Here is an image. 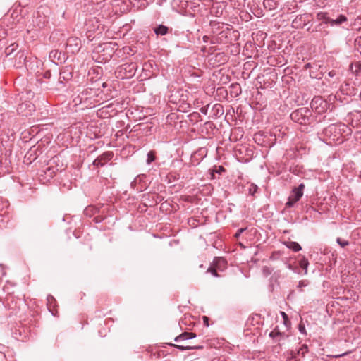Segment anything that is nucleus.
Here are the masks:
<instances>
[{
	"instance_id": "nucleus-1",
	"label": "nucleus",
	"mask_w": 361,
	"mask_h": 361,
	"mask_svg": "<svg viewBox=\"0 0 361 361\" xmlns=\"http://www.w3.org/2000/svg\"><path fill=\"white\" fill-rule=\"evenodd\" d=\"M326 135L332 137L334 140L343 141L342 137L343 134L346 135L351 134V129L343 123H337L329 125L325 129Z\"/></svg>"
},
{
	"instance_id": "nucleus-2",
	"label": "nucleus",
	"mask_w": 361,
	"mask_h": 361,
	"mask_svg": "<svg viewBox=\"0 0 361 361\" xmlns=\"http://www.w3.org/2000/svg\"><path fill=\"white\" fill-rule=\"evenodd\" d=\"M96 91L92 88L83 89L73 100L75 105L84 104L87 107L95 102Z\"/></svg>"
},
{
	"instance_id": "nucleus-3",
	"label": "nucleus",
	"mask_w": 361,
	"mask_h": 361,
	"mask_svg": "<svg viewBox=\"0 0 361 361\" xmlns=\"http://www.w3.org/2000/svg\"><path fill=\"white\" fill-rule=\"evenodd\" d=\"M290 116L294 122L304 126L310 124L313 121L311 110L306 107L295 110L290 114Z\"/></svg>"
},
{
	"instance_id": "nucleus-4",
	"label": "nucleus",
	"mask_w": 361,
	"mask_h": 361,
	"mask_svg": "<svg viewBox=\"0 0 361 361\" xmlns=\"http://www.w3.org/2000/svg\"><path fill=\"white\" fill-rule=\"evenodd\" d=\"M49 12V9L47 8H39L35 16L33 23L35 27L39 29L44 27L49 23V16L47 13Z\"/></svg>"
},
{
	"instance_id": "nucleus-5",
	"label": "nucleus",
	"mask_w": 361,
	"mask_h": 361,
	"mask_svg": "<svg viewBox=\"0 0 361 361\" xmlns=\"http://www.w3.org/2000/svg\"><path fill=\"white\" fill-rule=\"evenodd\" d=\"M310 106L316 113L321 114L329 109L330 104L322 97H314L310 102Z\"/></svg>"
},
{
	"instance_id": "nucleus-6",
	"label": "nucleus",
	"mask_w": 361,
	"mask_h": 361,
	"mask_svg": "<svg viewBox=\"0 0 361 361\" xmlns=\"http://www.w3.org/2000/svg\"><path fill=\"white\" fill-rule=\"evenodd\" d=\"M305 184L300 183L298 187L294 188L290 195L288 199L287 202L286 203V207L290 208L294 206V204L300 200V199L303 195V190L305 189Z\"/></svg>"
},
{
	"instance_id": "nucleus-7",
	"label": "nucleus",
	"mask_w": 361,
	"mask_h": 361,
	"mask_svg": "<svg viewBox=\"0 0 361 361\" xmlns=\"http://www.w3.org/2000/svg\"><path fill=\"white\" fill-rule=\"evenodd\" d=\"M238 32L237 31L232 30L228 27H226L225 30H222L220 31L218 35L216 36L214 41L212 42L219 43V44H228L231 42V35Z\"/></svg>"
},
{
	"instance_id": "nucleus-8",
	"label": "nucleus",
	"mask_w": 361,
	"mask_h": 361,
	"mask_svg": "<svg viewBox=\"0 0 361 361\" xmlns=\"http://www.w3.org/2000/svg\"><path fill=\"white\" fill-rule=\"evenodd\" d=\"M310 16V15L308 13L297 16L296 18L292 21V27L295 29L303 28L309 23Z\"/></svg>"
},
{
	"instance_id": "nucleus-9",
	"label": "nucleus",
	"mask_w": 361,
	"mask_h": 361,
	"mask_svg": "<svg viewBox=\"0 0 361 361\" xmlns=\"http://www.w3.org/2000/svg\"><path fill=\"white\" fill-rule=\"evenodd\" d=\"M81 47V41L79 38L69 37L66 42L67 51L71 54H75L79 51Z\"/></svg>"
},
{
	"instance_id": "nucleus-10",
	"label": "nucleus",
	"mask_w": 361,
	"mask_h": 361,
	"mask_svg": "<svg viewBox=\"0 0 361 361\" xmlns=\"http://www.w3.org/2000/svg\"><path fill=\"white\" fill-rule=\"evenodd\" d=\"M226 261L221 257H215L213 264L207 269V272L210 273L212 276L218 277L217 269H220L221 267H224Z\"/></svg>"
},
{
	"instance_id": "nucleus-11",
	"label": "nucleus",
	"mask_w": 361,
	"mask_h": 361,
	"mask_svg": "<svg viewBox=\"0 0 361 361\" xmlns=\"http://www.w3.org/2000/svg\"><path fill=\"white\" fill-rule=\"evenodd\" d=\"M34 110L35 106L30 102H25L20 104L17 109L18 114L24 116L30 115Z\"/></svg>"
},
{
	"instance_id": "nucleus-12",
	"label": "nucleus",
	"mask_w": 361,
	"mask_h": 361,
	"mask_svg": "<svg viewBox=\"0 0 361 361\" xmlns=\"http://www.w3.org/2000/svg\"><path fill=\"white\" fill-rule=\"evenodd\" d=\"M113 152H106L103 153L101 156L98 157L94 161L93 165L97 167L103 166L105 164L110 161L113 158Z\"/></svg>"
},
{
	"instance_id": "nucleus-13",
	"label": "nucleus",
	"mask_w": 361,
	"mask_h": 361,
	"mask_svg": "<svg viewBox=\"0 0 361 361\" xmlns=\"http://www.w3.org/2000/svg\"><path fill=\"white\" fill-rule=\"evenodd\" d=\"M73 77L72 72L67 68H63L61 72L58 80V84L63 85L64 82H68Z\"/></svg>"
},
{
	"instance_id": "nucleus-14",
	"label": "nucleus",
	"mask_w": 361,
	"mask_h": 361,
	"mask_svg": "<svg viewBox=\"0 0 361 361\" xmlns=\"http://www.w3.org/2000/svg\"><path fill=\"white\" fill-rule=\"evenodd\" d=\"M210 26L212 28V32L216 35L221 31L222 30H225L226 25L224 23L216 22V21H211Z\"/></svg>"
},
{
	"instance_id": "nucleus-15",
	"label": "nucleus",
	"mask_w": 361,
	"mask_h": 361,
	"mask_svg": "<svg viewBox=\"0 0 361 361\" xmlns=\"http://www.w3.org/2000/svg\"><path fill=\"white\" fill-rule=\"evenodd\" d=\"M10 204L8 200L0 199V216H4L9 214Z\"/></svg>"
},
{
	"instance_id": "nucleus-16",
	"label": "nucleus",
	"mask_w": 361,
	"mask_h": 361,
	"mask_svg": "<svg viewBox=\"0 0 361 361\" xmlns=\"http://www.w3.org/2000/svg\"><path fill=\"white\" fill-rule=\"evenodd\" d=\"M197 336L196 334L193 332H183L174 338L176 342H180L185 340L192 339Z\"/></svg>"
},
{
	"instance_id": "nucleus-17",
	"label": "nucleus",
	"mask_w": 361,
	"mask_h": 361,
	"mask_svg": "<svg viewBox=\"0 0 361 361\" xmlns=\"http://www.w3.org/2000/svg\"><path fill=\"white\" fill-rule=\"evenodd\" d=\"M269 336L273 338L275 342H279L282 338H284L287 336L284 333L280 332L277 328H275L273 331H271Z\"/></svg>"
},
{
	"instance_id": "nucleus-18",
	"label": "nucleus",
	"mask_w": 361,
	"mask_h": 361,
	"mask_svg": "<svg viewBox=\"0 0 361 361\" xmlns=\"http://www.w3.org/2000/svg\"><path fill=\"white\" fill-rule=\"evenodd\" d=\"M347 17L344 15H339L338 17L336 19H327L326 22L327 23H329V25H331V26H334V25H341L342 23H345L347 21Z\"/></svg>"
},
{
	"instance_id": "nucleus-19",
	"label": "nucleus",
	"mask_w": 361,
	"mask_h": 361,
	"mask_svg": "<svg viewBox=\"0 0 361 361\" xmlns=\"http://www.w3.org/2000/svg\"><path fill=\"white\" fill-rule=\"evenodd\" d=\"M278 4V1L276 0H263V6L267 11L275 10Z\"/></svg>"
},
{
	"instance_id": "nucleus-20",
	"label": "nucleus",
	"mask_w": 361,
	"mask_h": 361,
	"mask_svg": "<svg viewBox=\"0 0 361 361\" xmlns=\"http://www.w3.org/2000/svg\"><path fill=\"white\" fill-rule=\"evenodd\" d=\"M153 30L157 36H159V35L164 36L168 33L169 27L164 25H159L154 27Z\"/></svg>"
},
{
	"instance_id": "nucleus-21",
	"label": "nucleus",
	"mask_w": 361,
	"mask_h": 361,
	"mask_svg": "<svg viewBox=\"0 0 361 361\" xmlns=\"http://www.w3.org/2000/svg\"><path fill=\"white\" fill-rule=\"evenodd\" d=\"M49 57L52 62L56 64L61 61V52L58 50H52L49 52Z\"/></svg>"
},
{
	"instance_id": "nucleus-22",
	"label": "nucleus",
	"mask_w": 361,
	"mask_h": 361,
	"mask_svg": "<svg viewBox=\"0 0 361 361\" xmlns=\"http://www.w3.org/2000/svg\"><path fill=\"white\" fill-rule=\"evenodd\" d=\"M170 345L177 349L182 350V351L203 348L202 345H176V344H170Z\"/></svg>"
},
{
	"instance_id": "nucleus-23",
	"label": "nucleus",
	"mask_w": 361,
	"mask_h": 361,
	"mask_svg": "<svg viewBox=\"0 0 361 361\" xmlns=\"http://www.w3.org/2000/svg\"><path fill=\"white\" fill-rule=\"evenodd\" d=\"M47 305L49 310L51 312V314L53 315H55L54 310H53V308L55 306V303H56L55 298L51 295H48L47 298Z\"/></svg>"
},
{
	"instance_id": "nucleus-24",
	"label": "nucleus",
	"mask_w": 361,
	"mask_h": 361,
	"mask_svg": "<svg viewBox=\"0 0 361 361\" xmlns=\"http://www.w3.org/2000/svg\"><path fill=\"white\" fill-rule=\"evenodd\" d=\"M16 58L18 59V63L15 64V66H16L17 68L20 67L22 65L25 63L26 57L25 56L23 51H18L16 55Z\"/></svg>"
},
{
	"instance_id": "nucleus-25",
	"label": "nucleus",
	"mask_w": 361,
	"mask_h": 361,
	"mask_svg": "<svg viewBox=\"0 0 361 361\" xmlns=\"http://www.w3.org/2000/svg\"><path fill=\"white\" fill-rule=\"evenodd\" d=\"M307 352H308L307 345L304 344L300 348V349L298 350V352L296 353H295L293 351L291 352L292 357L293 358L296 357V355H301L302 357H305V354Z\"/></svg>"
},
{
	"instance_id": "nucleus-26",
	"label": "nucleus",
	"mask_w": 361,
	"mask_h": 361,
	"mask_svg": "<svg viewBox=\"0 0 361 361\" xmlns=\"http://www.w3.org/2000/svg\"><path fill=\"white\" fill-rule=\"evenodd\" d=\"M287 247L292 250L294 252H298L302 250L301 246L299 243L295 241H290L286 243Z\"/></svg>"
},
{
	"instance_id": "nucleus-27",
	"label": "nucleus",
	"mask_w": 361,
	"mask_h": 361,
	"mask_svg": "<svg viewBox=\"0 0 361 361\" xmlns=\"http://www.w3.org/2000/svg\"><path fill=\"white\" fill-rule=\"evenodd\" d=\"M13 336L15 339L18 340V341H24L25 339L26 338V335L25 334H23L20 329H16L13 332Z\"/></svg>"
},
{
	"instance_id": "nucleus-28",
	"label": "nucleus",
	"mask_w": 361,
	"mask_h": 361,
	"mask_svg": "<svg viewBox=\"0 0 361 361\" xmlns=\"http://www.w3.org/2000/svg\"><path fill=\"white\" fill-rule=\"evenodd\" d=\"M299 265L300 267L304 269L305 271V274H307V267L309 266V262L308 260L306 259L305 257H302L300 260H299Z\"/></svg>"
},
{
	"instance_id": "nucleus-29",
	"label": "nucleus",
	"mask_w": 361,
	"mask_h": 361,
	"mask_svg": "<svg viewBox=\"0 0 361 361\" xmlns=\"http://www.w3.org/2000/svg\"><path fill=\"white\" fill-rule=\"evenodd\" d=\"M327 25L325 23H319L317 25L315 26L314 29L312 30V32H322L324 29H326L327 27Z\"/></svg>"
},
{
	"instance_id": "nucleus-30",
	"label": "nucleus",
	"mask_w": 361,
	"mask_h": 361,
	"mask_svg": "<svg viewBox=\"0 0 361 361\" xmlns=\"http://www.w3.org/2000/svg\"><path fill=\"white\" fill-rule=\"evenodd\" d=\"M156 159L155 152L154 151H149L147 154L146 162L147 164H150Z\"/></svg>"
},
{
	"instance_id": "nucleus-31",
	"label": "nucleus",
	"mask_w": 361,
	"mask_h": 361,
	"mask_svg": "<svg viewBox=\"0 0 361 361\" xmlns=\"http://www.w3.org/2000/svg\"><path fill=\"white\" fill-rule=\"evenodd\" d=\"M317 18L319 20H322L321 23H325L326 24H329V23H327L326 20L327 19H331L330 18H329L326 15V13H322V12H320V13H317Z\"/></svg>"
},
{
	"instance_id": "nucleus-32",
	"label": "nucleus",
	"mask_w": 361,
	"mask_h": 361,
	"mask_svg": "<svg viewBox=\"0 0 361 361\" xmlns=\"http://www.w3.org/2000/svg\"><path fill=\"white\" fill-rule=\"evenodd\" d=\"M273 269L267 266L262 267V274L265 277H267L272 272Z\"/></svg>"
},
{
	"instance_id": "nucleus-33",
	"label": "nucleus",
	"mask_w": 361,
	"mask_h": 361,
	"mask_svg": "<svg viewBox=\"0 0 361 361\" xmlns=\"http://www.w3.org/2000/svg\"><path fill=\"white\" fill-rule=\"evenodd\" d=\"M258 187L255 184H250L248 188V192L250 195H254L257 192Z\"/></svg>"
},
{
	"instance_id": "nucleus-34",
	"label": "nucleus",
	"mask_w": 361,
	"mask_h": 361,
	"mask_svg": "<svg viewBox=\"0 0 361 361\" xmlns=\"http://www.w3.org/2000/svg\"><path fill=\"white\" fill-rule=\"evenodd\" d=\"M17 47H18V45H15L14 44L8 47L5 50L6 54V55L11 54V53L16 49Z\"/></svg>"
},
{
	"instance_id": "nucleus-35",
	"label": "nucleus",
	"mask_w": 361,
	"mask_h": 361,
	"mask_svg": "<svg viewBox=\"0 0 361 361\" xmlns=\"http://www.w3.org/2000/svg\"><path fill=\"white\" fill-rule=\"evenodd\" d=\"M336 242L338 245H341V247H344L349 245V242L347 240H343L341 238H337Z\"/></svg>"
},
{
	"instance_id": "nucleus-36",
	"label": "nucleus",
	"mask_w": 361,
	"mask_h": 361,
	"mask_svg": "<svg viewBox=\"0 0 361 361\" xmlns=\"http://www.w3.org/2000/svg\"><path fill=\"white\" fill-rule=\"evenodd\" d=\"M231 87L236 90V92H235V97L238 96L241 93V87L239 84H233Z\"/></svg>"
},
{
	"instance_id": "nucleus-37",
	"label": "nucleus",
	"mask_w": 361,
	"mask_h": 361,
	"mask_svg": "<svg viewBox=\"0 0 361 361\" xmlns=\"http://www.w3.org/2000/svg\"><path fill=\"white\" fill-rule=\"evenodd\" d=\"M308 284H309L308 281L301 280L298 282V288H301L302 287H306Z\"/></svg>"
},
{
	"instance_id": "nucleus-38",
	"label": "nucleus",
	"mask_w": 361,
	"mask_h": 361,
	"mask_svg": "<svg viewBox=\"0 0 361 361\" xmlns=\"http://www.w3.org/2000/svg\"><path fill=\"white\" fill-rule=\"evenodd\" d=\"M140 180H141V178L140 176L136 177L130 183L131 188L135 189L136 188L137 183H138V181H140Z\"/></svg>"
},
{
	"instance_id": "nucleus-39",
	"label": "nucleus",
	"mask_w": 361,
	"mask_h": 361,
	"mask_svg": "<svg viewBox=\"0 0 361 361\" xmlns=\"http://www.w3.org/2000/svg\"><path fill=\"white\" fill-rule=\"evenodd\" d=\"M298 329L301 334H306V329L304 324H300L298 326Z\"/></svg>"
},
{
	"instance_id": "nucleus-40",
	"label": "nucleus",
	"mask_w": 361,
	"mask_h": 361,
	"mask_svg": "<svg viewBox=\"0 0 361 361\" xmlns=\"http://www.w3.org/2000/svg\"><path fill=\"white\" fill-rule=\"evenodd\" d=\"M2 346L0 345V361H7L4 353L1 350Z\"/></svg>"
},
{
	"instance_id": "nucleus-41",
	"label": "nucleus",
	"mask_w": 361,
	"mask_h": 361,
	"mask_svg": "<svg viewBox=\"0 0 361 361\" xmlns=\"http://www.w3.org/2000/svg\"><path fill=\"white\" fill-rule=\"evenodd\" d=\"M246 229H247L246 228H242L238 229V230L237 231V233H235V238H238V237L241 235V233H242L243 232H244Z\"/></svg>"
},
{
	"instance_id": "nucleus-42",
	"label": "nucleus",
	"mask_w": 361,
	"mask_h": 361,
	"mask_svg": "<svg viewBox=\"0 0 361 361\" xmlns=\"http://www.w3.org/2000/svg\"><path fill=\"white\" fill-rule=\"evenodd\" d=\"M329 34V31L327 30L326 28V29H324V30L322 32H320L319 37H324L327 36Z\"/></svg>"
},
{
	"instance_id": "nucleus-43",
	"label": "nucleus",
	"mask_w": 361,
	"mask_h": 361,
	"mask_svg": "<svg viewBox=\"0 0 361 361\" xmlns=\"http://www.w3.org/2000/svg\"><path fill=\"white\" fill-rule=\"evenodd\" d=\"M281 314L284 320L285 324H286V322L288 320V315L284 312H281Z\"/></svg>"
},
{
	"instance_id": "nucleus-44",
	"label": "nucleus",
	"mask_w": 361,
	"mask_h": 361,
	"mask_svg": "<svg viewBox=\"0 0 361 361\" xmlns=\"http://www.w3.org/2000/svg\"><path fill=\"white\" fill-rule=\"evenodd\" d=\"M209 106V105H207V106L202 107L200 109V112L206 115L207 114V109H208Z\"/></svg>"
},
{
	"instance_id": "nucleus-45",
	"label": "nucleus",
	"mask_w": 361,
	"mask_h": 361,
	"mask_svg": "<svg viewBox=\"0 0 361 361\" xmlns=\"http://www.w3.org/2000/svg\"><path fill=\"white\" fill-rule=\"evenodd\" d=\"M129 73L130 74L128 75H126V77H130L131 75H133L135 74V65H133L132 68H130Z\"/></svg>"
},
{
	"instance_id": "nucleus-46",
	"label": "nucleus",
	"mask_w": 361,
	"mask_h": 361,
	"mask_svg": "<svg viewBox=\"0 0 361 361\" xmlns=\"http://www.w3.org/2000/svg\"><path fill=\"white\" fill-rule=\"evenodd\" d=\"M130 66H131V65L128 64V63H125V64H123V65H122V66H121V69L126 70L128 67H130Z\"/></svg>"
},
{
	"instance_id": "nucleus-47",
	"label": "nucleus",
	"mask_w": 361,
	"mask_h": 361,
	"mask_svg": "<svg viewBox=\"0 0 361 361\" xmlns=\"http://www.w3.org/2000/svg\"><path fill=\"white\" fill-rule=\"evenodd\" d=\"M310 76L312 78L317 77V75L314 74V71H310Z\"/></svg>"
},
{
	"instance_id": "nucleus-48",
	"label": "nucleus",
	"mask_w": 361,
	"mask_h": 361,
	"mask_svg": "<svg viewBox=\"0 0 361 361\" xmlns=\"http://www.w3.org/2000/svg\"><path fill=\"white\" fill-rule=\"evenodd\" d=\"M214 108L216 109V110L219 111V109H222V106L221 104H216L214 106Z\"/></svg>"
},
{
	"instance_id": "nucleus-49",
	"label": "nucleus",
	"mask_w": 361,
	"mask_h": 361,
	"mask_svg": "<svg viewBox=\"0 0 361 361\" xmlns=\"http://www.w3.org/2000/svg\"><path fill=\"white\" fill-rule=\"evenodd\" d=\"M312 67V65L310 63H307V64L305 65L304 68L305 69H307V68H310Z\"/></svg>"
},
{
	"instance_id": "nucleus-50",
	"label": "nucleus",
	"mask_w": 361,
	"mask_h": 361,
	"mask_svg": "<svg viewBox=\"0 0 361 361\" xmlns=\"http://www.w3.org/2000/svg\"><path fill=\"white\" fill-rule=\"evenodd\" d=\"M209 39V37L208 36H204L203 37V41L204 42H208Z\"/></svg>"
},
{
	"instance_id": "nucleus-51",
	"label": "nucleus",
	"mask_w": 361,
	"mask_h": 361,
	"mask_svg": "<svg viewBox=\"0 0 361 361\" xmlns=\"http://www.w3.org/2000/svg\"><path fill=\"white\" fill-rule=\"evenodd\" d=\"M50 75H51V73H50V72H49V71H47V72H46V73H44V77H45V78H50Z\"/></svg>"
},
{
	"instance_id": "nucleus-52",
	"label": "nucleus",
	"mask_w": 361,
	"mask_h": 361,
	"mask_svg": "<svg viewBox=\"0 0 361 361\" xmlns=\"http://www.w3.org/2000/svg\"><path fill=\"white\" fill-rule=\"evenodd\" d=\"M329 75L330 77H334L336 75V73H335L334 71H330L329 73Z\"/></svg>"
},
{
	"instance_id": "nucleus-53",
	"label": "nucleus",
	"mask_w": 361,
	"mask_h": 361,
	"mask_svg": "<svg viewBox=\"0 0 361 361\" xmlns=\"http://www.w3.org/2000/svg\"><path fill=\"white\" fill-rule=\"evenodd\" d=\"M287 267H288L289 269H290V270H293V269H293V265H291L290 264H287Z\"/></svg>"
},
{
	"instance_id": "nucleus-54",
	"label": "nucleus",
	"mask_w": 361,
	"mask_h": 361,
	"mask_svg": "<svg viewBox=\"0 0 361 361\" xmlns=\"http://www.w3.org/2000/svg\"><path fill=\"white\" fill-rule=\"evenodd\" d=\"M104 0H92V1H94V3H96V4H98L99 1H104Z\"/></svg>"
},
{
	"instance_id": "nucleus-55",
	"label": "nucleus",
	"mask_w": 361,
	"mask_h": 361,
	"mask_svg": "<svg viewBox=\"0 0 361 361\" xmlns=\"http://www.w3.org/2000/svg\"><path fill=\"white\" fill-rule=\"evenodd\" d=\"M224 171V169L222 166L219 167V171Z\"/></svg>"
},
{
	"instance_id": "nucleus-56",
	"label": "nucleus",
	"mask_w": 361,
	"mask_h": 361,
	"mask_svg": "<svg viewBox=\"0 0 361 361\" xmlns=\"http://www.w3.org/2000/svg\"><path fill=\"white\" fill-rule=\"evenodd\" d=\"M307 31H309V32L310 31V27L307 28Z\"/></svg>"
},
{
	"instance_id": "nucleus-57",
	"label": "nucleus",
	"mask_w": 361,
	"mask_h": 361,
	"mask_svg": "<svg viewBox=\"0 0 361 361\" xmlns=\"http://www.w3.org/2000/svg\"><path fill=\"white\" fill-rule=\"evenodd\" d=\"M358 65H359V66H360V67H361V63H359Z\"/></svg>"
},
{
	"instance_id": "nucleus-58",
	"label": "nucleus",
	"mask_w": 361,
	"mask_h": 361,
	"mask_svg": "<svg viewBox=\"0 0 361 361\" xmlns=\"http://www.w3.org/2000/svg\"><path fill=\"white\" fill-rule=\"evenodd\" d=\"M360 178H361V175H360Z\"/></svg>"
}]
</instances>
